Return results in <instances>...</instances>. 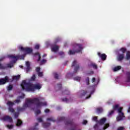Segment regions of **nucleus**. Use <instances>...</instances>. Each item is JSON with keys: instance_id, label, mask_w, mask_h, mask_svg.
Returning <instances> with one entry per match:
<instances>
[{"instance_id": "c9c22d12", "label": "nucleus", "mask_w": 130, "mask_h": 130, "mask_svg": "<svg viewBox=\"0 0 130 130\" xmlns=\"http://www.w3.org/2000/svg\"><path fill=\"white\" fill-rule=\"evenodd\" d=\"M94 74V71H90L89 72L86 73V76H90L91 75H93Z\"/></svg>"}, {"instance_id": "a19ab883", "label": "nucleus", "mask_w": 130, "mask_h": 130, "mask_svg": "<svg viewBox=\"0 0 130 130\" xmlns=\"http://www.w3.org/2000/svg\"><path fill=\"white\" fill-rule=\"evenodd\" d=\"M6 126L9 129H12V128H13V127H14V125H7Z\"/></svg>"}, {"instance_id": "aec40b11", "label": "nucleus", "mask_w": 130, "mask_h": 130, "mask_svg": "<svg viewBox=\"0 0 130 130\" xmlns=\"http://www.w3.org/2000/svg\"><path fill=\"white\" fill-rule=\"evenodd\" d=\"M89 67L93 68V69H94L95 70H97L98 69V66H97V64L94 63H91Z\"/></svg>"}, {"instance_id": "bf43d9fd", "label": "nucleus", "mask_w": 130, "mask_h": 130, "mask_svg": "<svg viewBox=\"0 0 130 130\" xmlns=\"http://www.w3.org/2000/svg\"><path fill=\"white\" fill-rule=\"evenodd\" d=\"M94 129H97V128H98V124H95L94 126Z\"/></svg>"}, {"instance_id": "a18cd8bd", "label": "nucleus", "mask_w": 130, "mask_h": 130, "mask_svg": "<svg viewBox=\"0 0 130 130\" xmlns=\"http://www.w3.org/2000/svg\"><path fill=\"white\" fill-rule=\"evenodd\" d=\"M8 68H13L14 67V64L13 63H9L7 65Z\"/></svg>"}, {"instance_id": "052dcab7", "label": "nucleus", "mask_w": 130, "mask_h": 130, "mask_svg": "<svg viewBox=\"0 0 130 130\" xmlns=\"http://www.w3.org/2000/svg\"><path fill=\"white\" fill-rule=\"evenodd\" d=\"M92 82L94 83V82H95V81H96V79L94 77H93L91 79Z\"/></svg>"}, {"instance_id": "774afa93", "label": "nucleus", "mask_w": 130, "mask_h": 130, "mask_svg": "<svg viewBox=\"0 0 130 130\" xmlns=\"http://www.w3.org/2000/svg\"><path fill=\"white\" fill-rule=\"evenodd\" d=\"M1 60H2L0 59V61H1Z\"/></svg>"}, {"instance_id": "5fc2aeb1", "label": "nucleus", "mask_w": 130, "mask_h": 130, "mask_svg": "<svg viewBox=\"0 0 130 130\" xmlns=\"http://www.w3.org/2000/svg\"><path fill=\"white\" fill-rule=\"evenodd\" d=\"M36 72H37V73L40 72V68L37 67V68H36Z\"/></svg>"}, {"instance_id": "69168bd1", "label": "nucleus", "mask_w": 130, "mask_h": 130, "mask_svg": "<svg viewBox=\"0 0 130 130\" xmlns=\"http://www.w3.org/2000/svg\"><path fill=\"white\" fill-rule=\"evenodd\" d=\"M127 112H130V107L128 108L127 110Z\"/></svg>"}, {"instance_id": "7c9ffc66", "label": "nucleus", "mask_w": 130, "mask_h": 130, "mask_svg": "<svg viewBox=\"0 0 130 130\" xmlns=\"http://www.w3.org/2000/svg\"><path fill=\"white\" fill-rule=\"evenodd\" d=\"M19 112H15L14 113L15 118H18L19 117Z\"/></svg>"}, {"instance_id": "603ef678", "label": "nucleus", "mask_w": 130, "mask_h": 130, "mask_svg": "<svg viewBox=\"0 0 130 130\" xmlns=\"http://www.w3.org/2000/svg\"><path fill=\"white\" fill-rule=\"evenodd\" d=\"M38 76L39 77H43V73L42 72H38Z\"/></svg>"}, {"instance_id": "6e6552de", "label": "nucleus", "mask_w": 130, "mask_h": 130, "mask_svg": "<svg viewBox=\"0 0 130 130\" xmlns=\"http://www.w3.org/2000/svg\"><path fill=\"white\" fill-rule=\"evenodd\" d=\"M7 105L9 106V110L10 112H12V113H14L15 112V110L12 108L13 105H15V103L11 102L8 101L7 102Z\"/></svg>"}, {"instance_id": "dca6fc26", "label": "nucleus", "mask_w": 130, "mask_h": 130, "mask_svg": "<svg viewBox=\"0 0 130 130\" xmlns=\"http://www.w3.org/2000/svg\"><path fill=\"white\" fill-rule=\"evenodd\" d=\"M26 66L27 67V68L26 69V71L27 73H28V72H30V70L31 69V68L30 67V62L29 61H26Z\"/></svg>"}, {"instance_id": "2eb2a0df", "label": "nucleus", "mask_w": 130, "mask_h": 130, "mask_svg": "<svg viewBox=\"0 0 130 130\" xmlns=\"http://www.w3.org/2000/svg\"><path fill=\"white\" fill-rule=\"evenodd\" d=\"M123 58H124V54H118V60H119V61H121Z\"/></svg>"}, {"instance_id": "bb28decb", "label": "nucleus", "mask_w": 130, "mask_h": 130, "mask_svg": "<svg viewBox=\"0 0 130 130\" xmlns=\"http://www.w3.org/2000/svg\"><path fill=\"white\" fill-rule=\"evenodd\" d=\"M126 60H128L130 59V51H128L126 54Z\"/></svg>"}, {"instance_id": "2f4dec72", "label": "nucleus", "mask_w": 130, "mask_h": 130, "mask_svg": "<svg viewBox=\"0 0 130 130\" xmlns=\"http://www.w3.org/2000/svg\"><path fill=\"white\" fill-rule=\"evenodd\" d=\"M86 85H90V78L89 77H87L86 79Z\"/></svg>"}, {"instance_id": "09e8293b", "label": "nucleus", "mask_w": 130, "mask_h": 130, "mask_svg": "<svg viewBox=\"0 0 130 130\" xmlns=\"http://www.w3.org/2000/svg\"><path fill=\"white\" fill-rule=\"evenodd\" d=\"M21 102V100H16V101H14V103H16L17 104H19Z\"/></svg>"}, {"instance_id": "1a4fd4ad", "label": "nucleus", "mask_w": 130, "mask_h": 130, "mask_svg": "<svg viewBox=\"0 0 130 130\" xmlns=\"http://www.w3.org/2000/svg\"><path fill=\"white\" fill-rule=\"evenodd\" d=\"M75 66H76L75 67ZM72 67H75L74 69V73H77L78 71H79V69H80V66L79 64H77V60H74L72 64Z\"/></svg>"}, {"instance_id": "412c9836", "label": "nucleus", "mask_w": 130, "mask_h": 130, "mask_svg": "<svg viewBox=\"0 0 130 130\" xmlns=\"http://www.w3.org/2000/svg\"><path fill=\"white\" fill-rule=\"evenodd\" d=\"M39 124L38 123H36L35 125L33 127L30 128L29 130H39V128H38V127H37V126H38Z\"/></svg>"}, {"instance_id": "f3484780", "label": "nucleus", "mask_w": 130, "mask_h": 130, "mask_svg": "<svg viewBox=\"0 0 130 130\" xmlns=\"http://www.w3.org/2000/svg\"><path fill=\"white\" fill-rule=\"evenodd\" d=\"M52 51H53L54 52H56V51H58L59 47L58 46H53L52 47Z\"/></svg>"}, {"instance_id": "4be33fe9", "label": "nucleus", "mask_w": 130, "mask_h": 130, "mask_svg": "<svg viewBox=\"0 0 130 130\" xmlns=\"http://www.w3.org/2000/svg\"><path fill=\"white\" fill-rule=\"evenodd\" d=\"M21 78V76L17 75V76H14L12 78V80L13 81H18V80Z\"/></svg>"}, {"instance_id": "0eeeda50", "label": "nucleus", "mask_w": 130, "mask_h": 130, "mask_svg": "<svg viewBox=\"0 0 130 130\" xmlns=\"http://www.w3.org/2000/svg\"><path fill=\"white\" fill-rule=\"evenodd\" d=\"M29 106H30V105L28 104V102H27L25 101V103L23 105V107L22 108L18 107L17 108V110L19 112L21 111H24L25 109H26V108H27V107H29Z\"/></svg>"}, {"instance_id": "4c0bfd02", "label": "nucleus", "mask_w": 130, "mask_h": 130, "mask_svg": "<svg viewBox=\"0 0 130 130\" xmlns=\"http://www.w3.org/2000/svg\"><path fill=\"white\" fill-rule=\"evenodd\" d=\"M46 59H43L42 61H41L40 62V64L41 65H42V64H44V63H46Z\"/></svg>"}, {"instance_id": "5701e85b", "label": "nucleus", "mask_w": 130, "mask_h": 130, "mask_svg": "<svg viewBox=\"0 0 130 130\" xmlns=\"http://www.w3.org/2000/svg\"><path fill=\"white\" fill-rule=\"evenodd\" d=\"M87 93H88V92H87V91L86 90H81L80 97H83L85 96L87 94Z\"/></svg>"}, {"instance_id": "3c124183", "label": "nucleus", "mask_w": 130, "mask_h": 130, "mask_svg": "<svg viewBox=\"0 0 130 130\" xmlns=\"http://www.w3.org/2000/svg\"><path fill=\"white\" fill-rule=\"evenodd\" d=\"M117 130H124V127L120 126V127H118Z\"/></svg>"}, {"instance_id": "a878e982", "label": "nucleus", "mask_w": 130, "mask_h": 130, "mask_svg": "<svg viewBox=\"0 0 130 130\" xmlns=\"http://www.w3.org/2000/svg\"><path fill=\"white\" fill-rule=\"evenodd\" d=\"M50 123H43V126L45 128H46V127H48V126H50Z\"/></svg>"}, {"instance_id": "393cba45", "label": "nucleus", "mask_w": 130, "mask_h": 130, "mask_svg": "<svg viewBox=\"0 0 130 130\" xmlns=\"http://www.w3.org/2000/svg\"><path fill=\"white\" fill-rule=\"evenodd\" d=\"M119 51H121L122 54H124L126 52V48L122 47L120 49Z\"/></svg>"}, {"instance_id": "9d476101", "label": "nucleus", "mask_w": 130, "mask_h": 130, "mask_svg": "<svg viewBox=\"0 0 130 130\" xmlns=\"http://www.w3.org/2000/svg\"><path fill=\"white\" fill-rule=\"evenodd\" d=\"M8 82H9V77L8 76H6L5 78L0 79V85H5Z\"/></svg>"}, {"instance_id": "ddd939ff", "label": "nucleus", "mask_w": 130, "mask_h": 130, "mask_svg": "<svg viewBox=\"0 0 130 130\" xmlns=\"http://www.w3.org/2000/svg\"><path fill=\"white\" fill-rule=\"evenodd\" d=\"M89 88L91 89V91H90V94L88 96L86 97L85 99H89V98H90L91 95L95 92V88L94 87V86H90Z\"/></svg>"}, {"instance_id": "e2e57ef3", "label": "nucleus", "mask_w": 130, "mask_h": 130, "mask_svg": "<svg viewBox=\"0 0 130 130\" xmlns=\"http://www.w3.org/2000/svg\"><path fill=\"white\" fill-rule=\"evenodd\" d=\"M24 97H25V94H23V96H19V98H22V99H23V98H24Z\"/></svg>"}, {"instance_id": "79ce46f5", "label": "nucleus", "mask_w": 130, "mask_h": 130, "mask_svg": "<svg viewBox=\"0 0 130 130\" xmlns=\"http://www.w3.org/2000/svg\"><path fill=\"white\" fill-rule=\"evenodd\" d=\"M54 77L55 79H56L57 80L58 79V74H57V73H54Z\"/></svg>"}, {"instance_id": "f8f14e48", "label": "nucleus", "mask_w": 130, "mask_h": 130, "mask_svg": "<svg viewBox=\"0 0 130 130\" xmlns=\"http://www.w3.org/2000/svg\"><path fill=\"white\" fill-rule=\"evenodd\" d=\"M98 55L101 58L102 60H106V58L107 57V56L105 54H101L100 52L98 53Z\"/></svg>"}, {"instance_id": "7ed1b4c3", "label": "nucleus", "mask_w": 130, "mask_h": 130, "mask_svg": "<svg viewBox=\"0 0 130 130\" xmlns=\"http://www.w3.org/2000/svg\"><path fill=\"white\" fill-rule=\"evenodd\" d=\"M113 110H117V112L119 114V116L117 117V121H120L123 119L124 117V114L122 112V107H120L118 105H115L113 107Z\"/></svg>"}, {"instance_id": "b1692460", "label": "nucleus", "mask_w": 130, "mask_h": 130, "mask_svg": "<svg viewBox=\"0 0 130 130\" xmlns=\"http://www.w3.org/2000/svg\"><path fill=\"white\" fill-rule=\"evenodd\" d=\"M120 70H121V66H117L113 69L114 72H117V71H119Z\"/></svg>"}, {"instance_id": "f03ea898", "label": "nucleus", "mask_w": 130, "mask_h": 130, "mask_svg": "<svg viewBox=\"0 0 130 130\" xmlns=\"http://www.w3.org/2000/svg\"><path fill=\"white\" fill-rule=\"evenodd\" d=\"M42 100H44V99L42 98H36L33 99H26V101L28 104H34L35 103L37 107L46 106V105H47V103L46 102H41L40 101Z\"/></svg>"}, {"instance_id": "a211bd4d", "label": "nucleus", "mask_w": 130, "mask_h": 130, "mask_svg": "<svg viewBox=\"0 0 130 130\" xmlns=\"http://www.w3.org/2000/svg\"><path fill=\"white\" fill-rule=\"evenodd\" d=\"M126 82L130 83V72H127L126 73Z\"/></svg>"}, {"instance_id": "ea45409f", "label": "nucleus", "mask_w": 130, "mask_h": 130, "mask_svg": "<svg viewBox=\"0 0 130 130\" xmlns=\"http://www.w3.org/2000/svg\"><path fill=\"white\" fill-rule=\"evenodd\" d=\"M6 68L5 66L3 65L2 63H0V70H5Z\"/></svg>"}, {"instance_id": "6ab92c4d", "label": "nucleus", "mask_w": 130, "mask_h": 130, "mask_svg": "<svg viewBox=\"0 0 130 130\" xmlns=\"http://www.w3.org/2000/svg\"><path fill=\"white\" fill-rule=\"evenodd\" d=\"M22 124H23V121H22L20 119H17L16 126H21Z\"/></svg>"}, {"instance_id": "9b49d317", "label": "nucleus", "mask_w": 130, "mask_h": 130, "mask_svg": "<svg viewBox=\"0 0 130 130\" xmlns=\"http://www.w3.org/2000/svg\"><path fill=\"white\" fill-rule=\"evenodd\" d=\"M4 121H9V122H13V119L10 116H5L2 118Z\"/></svg>"}, {"instance_id": "e433bc0d", "label": "nucleus", "mask_w": 130, "mask_h": 130, "mask_svg": "<svg viewBox=\"0 0 130 130\" xmlns=\"http://www.w3.org/2000/svg\"><path fill=\"white\" fill-rule=\"evenodd\" d=\"M108 127H109V124L107 123L105 125L104 127H103V130H105L107 128H108Z\"/></svg>"}, {"instance_id": "13d9d810", "label": "nucleus", "mask_w": 130, "mask_h": 130, "mask_svg": "<svg viewBox=\"0 0 130 130\" xmlns=\"http://www.w3.org/2000/svg\"><path fill=\"white\" fill-rule=\"evenodd\" d=\"M40 46L39 45H36L35 47V49H39Z\"/></svg>"}, {"instance_id": "338daca9", "label": "nucleus", "mask_w": 130, "mask_h": 130, "mask_svg": "<svg viewBox=\"0 0 130 130\" xmlns=\"http://www.w3.org/2000/svg\"><path fill=\"white\" fill-rule=\"evenodd\" d=\"M69 75H70V74H68L67 76H69Z\"/></svg>"}, {"instance_id": "49530a36", "label": "nucleus", "mask_w": 130, "mask_h": 130, "mask_svg": "<svg viewBox=\"0 0 130 130\" xmlns=\"http://www.w3.org/2000/svg\"><path fill=\"white\" fill-rule=\"evenodd\" d=\"M35 113L37 115L40 114V113H41V111H40V110H38L35 112Z\"/></svg>"}, {"instance_id": "72a5a7b5", "label": "nucleus", "mask_w": 130, "mask_h": 130, "mask_svg": "<svg viewBox=\"0 0 130 130\" xmlns=\"http://www.w3.org/2000/svg\"><path fill=\"white\" fill-rule=\"evenodd\" d=\"M102 111H103V109H102V108H99L96 109V112L98 113H101Z\"/></svg>"}, {"instance_id": "4d7b16f0", "label": "nucleus", "mask_w": 130, "mask_h": 130, "mask_svg": "<svg viewBox=\"0 0 130 130\" xmlns=\"http://www.w3.org/2000/svg\"><path fill=\"white\" fill-rule=\"evenodd\" d=\"M82 123L83 124H86L88 123V121H87V120H84Z\"/></svg>"}, {"instance_id": "c03bdc74", "label": "nucleus", "mask_w": 130, "mask_h": 130, "mask_svg": "<svg viewBox=\"0 0 130 130\" xmlns=\"http://www.w3.org/2000/svg\"><path fill=\"white\" fill-rule=\"evenodd\" d=\"M74 80H75V81H78V82H79V81L81 80V77H76L74 78Z\"/></svg>"}, {"instance_id": "f704fd0d", "label": "nucleus", "mask_w": 130, "mask_h": 130, "mask_svg": "<svg viewBox=\"0 0 130 130\" xmlns=\"http://www.w3.org/2000/svg\"><path fill=\"white\" fill-rule=\"evenodd\" d=\"M92 120L93 121H95V122H98V117H97L96 116H94L92 118Z\"/></svg>"}, {"instance_id": "de8ad7c7", "label": "nucleus", "mask_w": 130, "mask_h": 130, "mask_svg": "<svg viewBox=\"0 0 130 130\" xmlns=\"http://www.w3.org/2000/svg\"><path fill=\"white\" fill-rule=\"evenodd\" d=\"M38 121H39V122H42V121H43V120L42 119V118L41 117H39L37 119Z\"/></svg>"}, {"instance_id": "4468645a", "label": "nucleus", "mask_w": 130, "mask_h": 130, "mask_svg": "<svg viewBox=\"0 0 130 130\" xmlns=\"http://www.w3.org/2000/svg\"><path fill=\"white\" fill-rule=\"evenodd\" d=\"M106 118H103L98 121V123L101 125H102V124H104L105 122H106Z\"/></svg>"}, {"instance_id": "58836bf2", "label": "nucleus", "mask_w": 130, "mask_h": 130, "mask_svg": "<svg viewBox=\"0 0 130 130\" xmlns=\"http://www.w3.org/2000/svg\"><path fill=\"white\" fill-rule=\"evenodd\" d=\"M8 91H11V90L13 89V85H10L9 86H8Z\"/></svg>"}, {"instance_id": "864d4df0", "label": "nucleus", "mask_w": 130, "mask_h": 130, "mask_svg": "<svg viewBox=\"0 0 130 130\" xmlns=\"http://www.w3.org/2000/svg\"><path fill=\"white\" fill-rule=\"evenodd\" d=\"M62 101H63V102H68L69 100L67 98L62 99Z\"/></svg>"}, {"instance_id": "0e129e2a", "label": "nucleus", "mask_w": 130, "mask_h": 130, "mask_svg": "<svg viewBox=\"0 0 130 130\" xmlns=\"http://www.w3.org/2000/svg\"><path fill=\"white\" fill-rule=\"evenodd\" d=\"M47 54H44L43 55V57H45V56H47Z\"/></svg>"}, {"instance_id": "473e14b6", "label": "nucleus", "mask_w": 130, "mask_h": 130, "mask_svg": "<svg viewBox=\"0 0 130 130\" xmlns=\"http://www.w3.org/2000/svg\"><path fill=\"white\" fill-rule=\"evenodd\" d=\"M56 89H57L58 90H60V89H61V83L57 84Z\"/></svg>"}, {"instance_id": "cd10ccee", "label": "nucleus", "mask_w": 130, "mask_h": 130, "mask_svg": "<svg viewBox=\"0 0 130 130\" xmlns=\"http://www.w3.org/2000/svg\"><path fill=\"white\" fill-rule=\"evenodd\" d=\"M62 95H70V91L68 90H66L62 92Z\"/></svg>"}, {"instance_id": "6e6d98bb", "label": "nucleus", "mask_w": 130, "mask_h": 130, "mask_svg": "<svg viewBox=\"0 0 130 130\" xmlns=\"http://www.w3.org/2000/svg\"><path fill=\"white\" fill-rule=\"evenodd\" d=\"M113 113H114V111L112 110V111H110V112H109V115H112V114H113Z\"/></svg>"}, {"instance_id": "680f3d73", "label": "nucleus", "mask_w": 130, "mask_h": 130, "mask_svg": "<svg viewBox=\"0 0 130 130\" xmlns=\"http://www.w3.org/2000/svg\"><path fill=\"white\" fill-rule=\"evenodd\" d=\"M45 112H46V113H48V112H49V109H46L45 110Z\"/></svg>"}, {"instance_id": "f257e3e1", "label": "nucleus", "mask_w": 130, "mask_h": 130, "mask_svg": "<svg viewBox=\"0 0 130 130\" xmlns=\"http://www.w3.org/2000/svg\"><path fill=\"white\" fill-rule=\"evenodd\" d=\"M21 87L22 90L27 92H35V90H40L42 86L40 84H33L23 80L21 84Z\"/></svg>"}, {"instance_id": "423d86ee", "label": "nucleus", "mask_w": 130, "mask_h": 130, "mask_svg": "<svg viewBox=\"0 0 130 130\" xmlns=\"http://www.w3.org/2000/svg\"><path fill=\"white\" fill-rule=\"evenodd\" d=\"M19 49H20L21 51H23V52H25V53H26L27 54H29L33 52V49H32V48H30V47L24 48L23 47H20L19 48Z\"/></svg>"}, {"instance_id": "39448f33", "label": "nucleus", "mask_w": 130, "mask_h": 130, "mask_svg": "<svg viewBox=\"0 0 130 130\" xmlns=\"http://www.w3.org/2000/svg\"><path fill=\"white\" fill-rule=\"evenodd\" d=\"M8 56L9 58H11V59H13V60L12 61L13 63H16L18 59H24L25 57V55H18L17 56H15L14 55H8Z\"/></svg>"}, {"instance_id": "8fccbe9b", "label": "nucleus", "mask_w": 130, "mask_h": 130, "mask_svg": "<svg viewBox=\"0 0 130 130\" xmlns=\"http://www.w3.org/2000/svg\"><path fill=\"white\" fill-rule=\"evenodd\" d=\"M58 54H59V55L64 56V53L63 52H59Z\"/></svg>"}, {"instance_id": "c756f323", "label": "nucleus", "mask_w": 130, "mask_h": 130, "mask_svg": "<svg viewBox=\"0 0 130 130\" xmlns=\"http://www.w3.org/2000/svg\"><path fill=\"white\" fill-rule=\"evenodd\" d=\"M35 55H38L39 58L38 59V61H40V60L41 59V56L40 55V54L38 52H36L35 53Z\"/></svg>"}, {"instance_id": "20e7f679", "label": "nucleus", "mask_w": 130, "mask_h": 130, "mask_svg": "<svg viewBox=\"0 0 130 130\" xmlns=\"http://www.w3.org/2000/svg\"><path fill=\"white\" fill-rule=\"evenodd\" d=\"M76 50L75 51H72L70 50L69 52V54L72 55V54H75L76 53H79L83 50V45L81 44H77L76 45Z\"/></svg>"}, {"instance_id": "37998d69", "label": "nucleus", "mask_w": 130, "mask_h": 130, "mask_svg": "<svg viewBox=\"0 0 130 130\" xmlns=\"http://www.w3.org/2000/svg\"><path fill=\"white\" fill-rule=\"evenodd\" d=\"M36 79V76L35 75V74H34L31 78V81H35Z\"/></svg>"}, {"instance_id": "c85d7f7f", "label": "nucleus", "mask_w": 130, "mask_h": 130, "mask_svg": "<svg viewBox=\"0 0 130 130\" xmlns=\"http://www.w3.org/2000/svg\"><path fill=\"white\" fill-rule=\"evenodd\" d=\"M47 121H52V122H55L56 121V120L54 119L53 117L51 118H48L47 119Z\"/></svg>"}]
</instances>
